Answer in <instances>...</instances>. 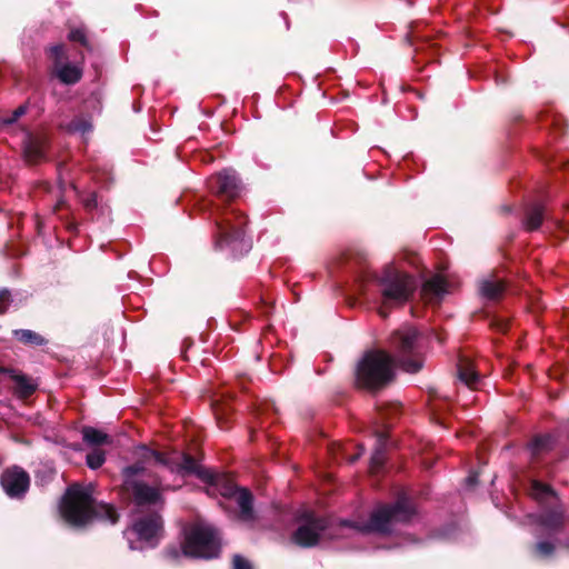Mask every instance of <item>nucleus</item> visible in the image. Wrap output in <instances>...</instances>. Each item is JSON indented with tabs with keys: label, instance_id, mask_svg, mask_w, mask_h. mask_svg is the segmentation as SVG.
<instances>
[{
	"label": "nucleus",
	"instance_id": "nucleus-15",
	"mask_svg": "<svg viewBox=\"0 0 569 569\" xmlns=\"http://www.w3.org/2000/svg\"><path fill=\"white\" fill-rule=\"evenodd\" d=\"M180 469L186 473L196 475L203 482L211 486H219L224 480L219 473L203 468L194 458L188 455H183Z\"/></svg>",
	"mask_w": 569,
	"mask_h": 569
},
{
	"label": "nucleus",
	"instance_id": "nucleus-19",
	"mask_svg": "<svg viewBox=\"0 0 569 569\" xmlns=\"http://www.w3.org/2000/svg\"><path fill=\"white\" fill-rule=\"evenodd\" d=\"M23 152L29 162L40 161L44 157V140L28 133L23 142Z\"/></svg>",
	"mask_w": 569,
	"mask_h": 569
},
{
	"label": "nucleus",
	"instance_id": "nucleus-20",
	"mask_svg": "<svg viewBox=\"0 0 569 569\" xmlns=\"http://www.w3.org/2000/svg\"><path fill=\"white\" fill-rule=\"evenodd\" d=\"M458 378L469 388H477L480 376L476 371L473 363L469 359H461L458 365Z\"/></svg>",
	"mask_w": 569,
	"mask_h": 569
},
{
	"label": "nucleus",
	"instance_id": "nucleus-9",
	"mask_svg": "<svg viewBox=\"0 0 569 569\" xmlns=\"http://www.w3.org/2000/svg\"><path fill=\"white\" fill-rule=\"evenodd\" d=\"M162 533V519L159 512H149L137 519L132 527L124 531L131 550H143L158 546Z\"/></svg>",
	"mask_w": 569,
	"mask_h": 569
},
{
	"label": "nucleus",
	"instance_id": "nucleus-36",
	"mask_svg": "<svg viewBox=\"0 0 569 569\" xmlns=\"http://www.w3.org/2000/svg\"><path fill=\"white\" fill-rule=\"evenodd\" d=\"M143 451H144V458H152L158 463H164V460H163L161 453H159L154 450L147 449V448H143Z\"/></svg>",
	"mask_w": 569,
	"mask_h": 569
},
{
	"label": "nucleus",
	"instance_id": "nucleus-21",
	"mask_svg": "<svg viewBox=\"0 0 569 569\" xmlns=\"http://www.w3.org/2000/svg\"><path fill=\"white\" fill-rule=\"evenodd\" d=\"M543 218L545 208L539 203H535L527 209L523 224L530 231L537 230Z\"/></svg>",
	"mask_w": 569,
	"mask_h": 569
},
{
	"label": "nucleus",
	"instance_id": "nucleus-31",
	"mask_svg": "<svg viewBox=\"0 0 569 569\" xmlns=\"http://www.w3.org/2000/svg\"><path fill=\"white\" fill-rule=\"evenodd\" d=\"M69 39L71 41H78L81 44L87 46V38H86V33H84L83 29L79 28V29L71 30L69 33Z\"/></svg>",
	"mask_w": 569,
	"mask_h": 569
},
{
	"label": "nucleus",
	"instance_id": "nucleus-24",
	"mask_svg": "<svg viewBox=\"0 0 569 569\" xmlns=\"http://www.w3.org/2000/svg\"><path fill=\"white\" fill-rule=\"evenodd\" d=\"M82 439L86 443L90 446H98L111 442V439L107 433L93 427H84L82 429Z\"/></svg>",
	"mask_w": 569,
	"mask_h": 569
},
{
	"label": "nucleus",
	"instance_id": "nucleus-37",
	"mask_svg": "<svg viewBox=\"0 0 569 569\" xmlns=\"http://www.w3.org/2000/svg\"><path fill=\"white\" fill-rule=\"evenodd\" d=\"M83 203L87 209L97 207V196L94 193L90 194L83 200Z\"/></svg>",
	"mask_w": 569,
	"mask_h": 569
},
{
	"label": "nucleus",
	"instance_id": "nucleus-33",
	"mask_svg": "<svg viewBox=\"0 0 569 569\" xmlns=\"http://www.w3.org/2000/svg\"><path fill=\"white\" fill-rule=\"evenodd\" d=\"M27 111V107L26 106H20L18 107L13 112H12V116L4 119L3 122L6 124H12L13 122H16L21 116H23Z\"/></svg>",
	"mask_w": 569,
	"mask_h": 569
},
{
	"label": "nucleus",
	"instance_id": "nucleus-25",
	"mask_svg": "<svg viewBox=\"0 0 569 569\" xmlns=\"http://www.w3.org/2000/svg\"><path fill=\"white\" fill-rule=\"evenodd\" d=\"M12 379L14 381L16 393L21 398L30 396L37 388V385L24 375H13Z\"/></svg>",
	"mask_w": 569,
	"mask_h": 569
},
{
	"label": "nucleus",
	"instance_id": "nucleus-8",
	"mask_svg": "<svg viewBox=\"0 0 569 569\" xmlns=\"http://www.w3.org/2000/svg\"><path fill=\"white\" fill-rule=\"evenodd\" d=\"M421 339L418 330L412 327H405L396 331L391 338V345L399 353L398 362L409 373H416L422 367Z\"/></svg>",
	"mask_w": 569,
	"mask_h": 569
},
{
	"label": "nucleus",
	"instance_id": "nucleus-11",
	"mask_svg": "<svg viewBox=\"0 0 569 569\" xmlns=\"http://www.w3.org/2000/svg\"><path fill=\"white\" fill-rule=\"evenodd\" d=\"M209 189L223 200H232L241 192V182L234 170L224 169L208 180Z\"/></svg>",
	"mask_w": 569,
	"mask_h": 569
},
{
	"label": "nucleus",
	"instance_id": "nucleus-16",
	"mask_svg": "<svg viewBox=\"0 0 569 569\" xmlns=\"http://www.w3.org/2000/svg\"><path fill=\"white\" fill-rule=\"evenodd\" d=\"M448 292V282L440 274L430 278L422 287L423 296L435 302H439Z\"/></svg>",
	"mask_w": 569,
	"mask_h": 569
},
{
	"label": "nucleus",
	"instance_id": "nucleus-3",
	"mask_svg": "<svg viewBox=\"0 0 569 569\" xmlns=\"http://www.w3.org/2000/svg\"><path fill=\"white\" fill-rule=\"evenodd\" d=\"M122 490L133 500L139 511L159 512L164 500L159 485L146 482V468L142 462L122 470Z\"/></svg>",
	"mask_w": 569,
	"mask_h": 569
},
{
	"label": "nucleus",
	"instance_id": "nucleus-1",
	"mask_svg": "<svg viewBox=\"0 0 569 569\" xmlns=\"http://www.w3.org/2000/svg\"><path fill=\"white\" fill-rule=\"evenodd\" d=\"M59 510L63 520L74 528L86 526L91 519L113 525L119 517L112 505L96 502L91 488L80 485H72L68 488Z\"/></svg>",
	"mask_w": 569,
	"mask_h": 569
},
{
	"label": "nucleus",
	"instance_id": "nucleus-26",
	"mask_svg": "<svg viewBox=\"0 0 569 569\" xmlns=\"http://www.w3.org/2000/svg\"><path fill=\"white\" fill-rule=\"evenodd\" d=\"M13 336L17 340L30 346H43L46 340L39 333L29 329L13 330Z\"/></svg>",
	"mask_w": 569,
	"mask_h": 569
},
{
	"label": "nucleus",
	"instance_id": "nucleus-10",
	"mask_svg": "<svg viewBox=\"0 0 569 569\" xmlns=\"http://www.w3.org/2000/svg\"><path fill=\"white\" fill-rule=\"evenodd\" d=\"M301 522L292 535V541L303 548L316 546L320 537L328 529V521L323 518L316 517L312 512L303 511L299 516Z\"/></svg>",
	"mask_w": 569,
	"mask_h": 569
},
{
	"label": "nucleus",
	"instance_id": "nucleus-4",
	"mask_svg": "<svg viewBox=\"0 0 569 569\" xmlns=\"http://www.w3.org/2000/svg\"><path fill=\"white\" fill-rule=\"evenodd\" d=\"M377 286L381 303L379 313L386 317L385 309L401 306L409 300L417 288V282L410 274L388 264L377 278Z\"/></svg>",
	"mask_w": 569,
	"mask_h": 569
},
{
	"label": "nucleus",
	"instance_id": "nucleus-12",
	"mask_svg": "<svg viewBox=\"0 0 569 569\" xmlns=\"http://www.w3.org/2000/svg\"><path fill=\"white\" fill-rule=\"evenodd\" d=\"M221 496L234 501L239 508V519L241 521L247 523L254 521L256 516L252 508L253 497L248 489L237 487L231 482H226L221 488Z\"/></svg>",
	"mask_w": 569,
	"mask_h": 569
},
{
	"label": "nucleus",
	"instance_id": "nucleus-40",
	"mask_svg": "<svg viewBox=\"0 0 569 569\" xmlns=\"http://www.w3.org/2000/svg\"><path fill=\"white\" fill-rule=\"evenodd\" d=\"M168 555L172 558H176L179 556L178 551L176 549H169Z\"/></svg>",
	"mask_w": 569,
	"mask_h": 569
},
{
	"label": "nucleus",
	"instance_id": "nucleus-2",
	"mask_svg": "<svg viewBox=\"0 0 569 569\" xmlns=\"http://www.w3.org/2000/svg\"><path fill=\"white\" fill-rule=\"evenodd\" d=\"M415 515V508L409 498L402 496L391 505H380L375 508L368 521H340V528H350L360 533L389 535L399 523L408 522Z\"/></svg>",
	"mask_w": 569,
	"mask_h": 569
},
{
	"label": "nucleus",
	"instance_id": "nucleus-41",
	"mask_svg": "<svg viewBox=\"0 0 569 569\" xmlns=\"http://www.w3.org/2000/svg\"><path fill=\"white\" fill-rule=\"evenodd\" d=\"M359 456H356L351 459V462L356 461L358 459Z\"/></svg>",
	"mask_w": 569,
	"mask_h": 569
},
{
	"label": "nucleus",
	"instance_id": "nucleus-34",
	"mask_svg": "<svg viewBox=\"0 0 569 569\" xmlns=\"http://www.w3.org/2000/svg\"><path fill=\"white\" fill-rule=\"evenodd\" d=\"M10 303V292L6 289L0 290V313L7 310Z\"/></svg>",
	"mask_w": 569,
	"mask_h": 569
},
{
	"label": "nucleus",
	"instance_id": "nucleus-28",
	"mask_svg": "<svg viewBox=\"0 0 569 569\" xmlns=\"http://www.w3.org/2000/svg\"><path fill=\"white\" fill-rule=\"evenodd\" d=\"M530 492L532 497L539 501L548 498H555L553 490L549 486L537 480H532Z\"/></svg>",
	"mask_w": 569,
	"mask_h": 569
},
{
	"label": "nucleus",
	"instance_id": "nucleus-27",
	"mask_svg": "<svg viewBox=\"0 0 569 569\" xmlns=\"http://www.w3.org/2000/svg\"><path fill=\"white\" fill-rule=\"evenodd\" d=\"M66 129L70 133H78L84 137L87 133L92 131V124L88 119L76 118L66 126Z\"/></svg>",
	"mask_w": 569,
	"mask_h": 569
},
{
	"label": "nucleus",
	"instance_id": "nucleus-17",
	"mask_svg": "<svg viewBox=\"0 0 569 569\" xmlns=\"http://www.w3.org/2000/svg\"><path fill=\"white\" fill-rule=\"evenodd\" d=\"M505 290V282L493 276L485 278L479 282L480 296L490 301L498 300L503 295Z\"/></svg>",
	"mask_w": 569,
	"mask_h": 569
},
{
	"label": "nucleus",
	"instance_id": "nucleus-7",
	"mask_svg": "<svg viewBox=\"0 0 569 569\" xmlns=\"http://www.w3.org/2000/svg\"><path fill=\"white\" fill-rule=\"evenodd\" d=\"M220 536L208 523L197 522L184 529L182 553L188 557L211 559L219 555Z\"/></svg>",
	"mask_w": 569,
	"mask_h": 569
},
{
	"label": "nucleus",
	"instance_id": "nucleus-38",
	"mask_svg": "<svg viewBox=\"0 0 569 569\" xmlns=\"http://www.w3.org/2000/svg\"><path fill=\"white\" fill-rule=\"evenodd\" d=\"M477 473H471L470 476H468V478L466 479L467 486H473L477 482Z\"/></svg>",
	"mask_w": 569,
	"mask_h": 569
},
{
	"label": "nucleus",
	"instance_id": "nucleus-13",
	"mask_svg": "<svg viewBox=\"0 0 569 569\" xmlns=\"http://www.w3.org/2000/svg\"><path fill=\"white\" fill-rule=\"evenodd\" d=\"M0 483L10 498H20L27 492L30 478L23 469L13 467L1 475Z\"/></svg>",
	"mask_w": 569,
	"mask_h": 569
},
{
	"label": "nucleus",
	"instance_id": "nucleus-35",
	"mask_svg": "<svg viewBox=\"0 0 569 569\" xmlns=\"http://www.w3.org/2000/svg\"><path fill=\"white\" fill-rule=\"evenodd\" d=\"M64 49L63 46L57 44L50 48V56L54 59L56 62H62L61 58L63 57Z\"/></svg>",
	"mask_w": 569,
	"mask_h": 569
},
{
	"label": "nucleus",
	"instance_id": "nucleus-23",
	"mask_svg": "<svg viewBox=\"0 0 569 569\" xmlns=\"http://www.w3.org/2000/svg\"><path fill=\"white\" fill-rule=\"evenodd\" d=\"M552 445L553 438L550 435L538 436L529 442L528 450L532 457H537L550 450Z\"/></svg>",
	"mask_w": 569,
	"mask_h": 569
},
{
	"label": "nucleus",
	"instance_id": "nucleus-32",
	"mask_svg": "<svg viewBox=\"0 0 569 569\" xmlns=\"http://www.w3.org/2000/svg\"><path fill=\"white\" fill-rule=\"evenodd\" d=\"M232 565L233 569H252L250 562L240 555H234Z\"/></svg>",
	"mask_w": 569,
	"mask_h": 569
},
{
	"label": "nucleus",
	"instance_id": "nucleus-5",
	"mask_svg": "<svg viewBox=\"0 0 569 569\" xmlns=\"http://www.w3.org/2000/svg\"><path fill=\"white\" fill-rule=\"evenodd\" d=\"M393 359L380 350L366 352L356 367V382L369 390L383 388L393 378Z\"/></svg>",
	"mask_w": 569,
	"mask_h": 569
},
{
	"label": "nucleus",
	"instance_id": "nucleus-6",
	"mask_svg": "<svg viewBox=\"0 0 569 569\" xmlns=\"http://www.w3.org/2000/svg\"><path fill=\"white\" fill-rule=\"evenodd\" d=\"M244 224L246 219L234 209L223 212L221 217H217L216 248H230L233 254L248 252L251 249V243L244 239Z\"/></svg>",
	"mask_w": 569,
	"mask_h": 569
},
{
	"label": "nucleus",
	"instance_id": "nucleus-30",
	"mask_svg": "<svg viewBox=\"0 0 569 569\" xmlns=\"http://www.w3.org/2000/svg\"><path fill=\"white\" fill-rule=\"evenodd\" d=\"M555 543L551 541H538L536 543V551L540 557L543 558L551 556L555 551Z\"/></svg>",
	"mask_w": 569,
	"mask_h": 569
},
{
	"label": "nucleus",
	"instance_id": "nucleus-22",
	"mask_svg": "<svg viewBox=\"0 0 569 569\" xmlns=\"http://www.w3.org/2000/svg\"><path fill=\"white\" fill-rule=\"evenodd\" d=\"M387 446V437L383 433H379L377 437V443L370 459V468L372 471H378L385 463V449Z\"/></svg>",
	"mask_w": 569,
	"mask_h": 569
},
{
	"label": "nucleus",
	"instance_id": "nucleus-14",
	"mask_svg": "<svg viewBox=\"0 0 569 569\" xmlns=\"http://www.w3.org/2000/svg\"><path fill=\"white\" fill-rule=\"evenodd\" d=\"M530 519L540 527L541 531L548 533L558 532L565 522L563 510L561 507L543 509L539 513L531 515Z\"/></svg>",
	"mask_w": 569,
	"mask_h": 569
},
{
	"label": "nucleus",
	"instance_id": "nucleus-39",
	"mask_svg": "<svg viewBox=\"0 0 569 569\" xmlns=\"http://www.w3.org/2000/svg\"><path fill=\"white\" fill-rule=\"evenodd\" d=\"M496 326H497L498 330L505 331V330H507L508 323L503 322V321H499V322H497Z\"/></svg>",
	"mask_w": 569,
	"mask_h": 569
},
{
	"label": "nucleus",
	"instance_id": "nucleus-29",
	"mask_svg": "<svg viewBox=\"0 0 569 569\" xmlns=\"http://www.w3.org/2000/svg\"><path fill=\"white\" fill-rule=\"evenodd\" d=\"M87 465L90 469H98L100 468L104 461H106V455L100 449H94L91 452L87 455Z\"/></svg>",
	"mask_w": 569,
	"mask_h": 569
},
{
	"label": "nucleus",
	"instance_id": "nucleus-18",
	"mask_svg": "<svg viewBox=\"0 0 569 569\" xmlns=\"http://www.w3.org/2000/svg\"><path fill=\"white\" fill-rule=\"evenodd\" d=\"M54 73L58 79L64 84H74L82 77V69L69 62H56Z\"/></svg>",
	"mask_w": 569,
	"mask_h": 569
}]
</instances>
